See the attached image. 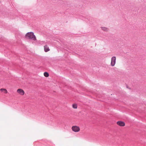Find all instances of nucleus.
<instances>
[{"label":"nucleus","instance_id":"f257e3e1","mask_svg":"<svg viewBox=\"0 0 146 146\" xmlns=\"http://www.w3.org/2000/svg\"><path fill=\"white\" fill-rule=\"evenodd\" d=\"M25 37L28 39H32L34 41L36 40V38L34 33L30 32L27 33L25 35Z\"/></svg>","mask_w":146,"mask_h":146},{"label":"nucleus","instance_id":"f03ea898","mask_svg":"<svg viewBox=\"0 0 146 146\" xmlns=\"http://www.w3.org/2000/svg\"><path fill=\"white\" fill-rule=\"evenodd\" d=\"M72 129L73 131L74 132H78L80 131V128L77 126H73L72 127Z\"/></svg>","mask_w":146,"mask_h":146},{"label":"nucleus","instance_id":"7ed1b4c3","mask_svg":"<svg viewBox=\"0 0 146 146\" xmlns=\"http://www.w3.org/2000/svg\"><path fill=\"white\" fill-rule=\"evenodd\" d=\"M116 58L115 56H113L111 58V65L113 66H114L116 62Z\"/></svg>","mask_w":146,"mask_h":146},{"label":"nucleus","instance_id":"20e7f679","mask_svg":"<svg viewBox=\"0 0 146 146\" xmlns=\"http://www.w3.org/2000/svg\"><path fill=\"white\" fill-rule=\"evenodd\" d=\"M117 124L118 125L120 126H124L125 125V123L122 121H119L117 122Z\"/></svg>","mask_w":146,"mask_h":146},{"label":"nucleus","instance_id":"39448f33","mask_svg":"<svg viewBox=\"0 0 146 146\" xmlns=\"http://www.w3.org/2000/svg\"><path fill=\"white\" fill-rule=\"evenodd\" d=\"M17 92L20 95H23L24 94V91L22 89H19L17 90Z\"/></svg>","mask_w":146,"mask_h":146},{"label":"nucleus","instance_id":"423d86ee","mask_svg":"<svg viewBox=\"0 0 146 146\" xmlns=\"http://www.w3.org/2000/svg\"><path fill=\"white\" fill-rule=\"evenodd\" d=\"M44 50L45 52H47L50 50L48 47L46 45L44 46Z\"/></svg>","mask_w":146,"mask_h":146},{"label":"nucleus","instance_id":"0eeeda50","mask_svg":"<svg viewBox=\"0 0 146 146\" xmlns=\"http://www.w3.org/2000/svg\"><path fill=\"white\" fill-rule=\"evenodd\" d=\"M0 91L2 92H4V93L5 94H6L7 93V90L5 89L1 88L0 89Z\"/></svg>","mask_w":146,"mask_h":146},{"label":"nucleus","instance_id":"6e6552de","mask_svg":"<svg viewBox=\"0 0 146 146\" xmlns=\"http://www.w3.org/2000/svg\"><path fill=\"white\" fill-rule=\"evenodd\" d=\"M44 75L46 77H48L49 76V74L47 72H45L44 73Z\"/></svg>","mask_w":146,"mask_h":146},{"label":"nucleus","instance_id":"1a4fd4ad","mask_svg":"<svg viewBox=\"0 0 146 146\" xmlns=\"http://www.w3.org/2000/svg\"><path fill=\"white\" fill-rule=\"evenodd\" d=\"M72 107L74 109H76L77 108V105L75 104H73L72 105Z\"/></svg>","mask_w":146,"mask_h":146},{"label":"nucleus","instance_id":"9d476101","mask_svg":"<svg viewBox=\"0 0 146 146\" xmlns=\"http://www.w3.org/2000/svg\"><path fill=\"white\" fill-rule=\"evenodd\" d=\"M102 29L104 31H106L107 30V29L105 27H101Z\"/></svg>","mask_w":146,"mask_h":146}]
</instances>
